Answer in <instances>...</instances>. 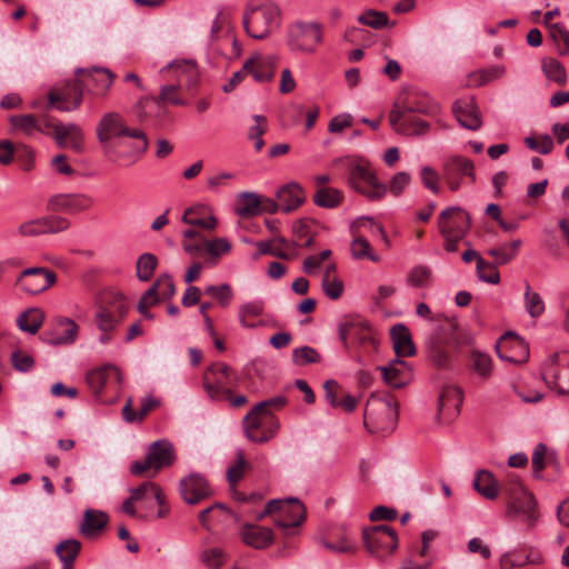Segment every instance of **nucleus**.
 I'll list each match as a JSON object with an SVG mask.
<instances>
[{
    "label": "nucleus",
    "instance_id": "nucleus-1",
    "mask_svg": "<svg viewBox=\"0 0 569 569\" xmlns=\"http://www.w3.org/2000/svg\"><path fill=\"white\" fill-rule=\"evenodd\" d=\"M280 17L278 6L268 0H251L244 9L242 22L247 33L253 39L267 38Z\"/></svg>",
    "mask_w": 569,
    "mask_h": 569
},
{
    "label": "nucleus",
    "instance_id": "nucleus-2",
    "mask_svg": "<svg viewBox=\"0 0 569 569\" xmlns=\"http://www.w3.org/2000/svg\"><path fill=\"white\" fill-rule=\"evenodd\" d=\"M100 143L106 144L112 138L129 137L137 140L132 147V154L139 159L148 150V138L139 129H130L126 126L123 118L117 112L106 113L99 121L96 129Z\"/></svg>",
    "mask_w": 569,
    "mask_h": 569
},
{
    "label": "nucleus",
    "instance_id": "nucleus-3",
    "mask_svg": "<svg viewBox=\"0 0 569 569\" xmlns=\"http://www.w3.org/2000/svg\"><path fill=\"white\" fill-rule=\"evenodd\" d=\"M398 421V403L392 397L371 396L366 405L363 423L370 431L393 430Z\"/></svg>",
    "mask_w": 569,
    "mask_h": 569
},
{
    "label": "nucleus",
    "instance_id": "nucleus-4",
    "mask_svg": "<svg viewBox=\"0 0 569 569\" xmlns=\"http://www.w3.org/2000/svg\"><path fill=\"white\" fill-rule=\"evenodd\" d=\"M342 159L336 160V162H342ZM349 166L348 183L351 188L358 192L365 194L370 200H380L387 193V187L380 183L369 168V166L362 161L345 160Z\"/></svg>",
    "mask_w": 569,
    "mask_h": 569
},
{
    "label": "nucleus",
    "instance_id": "nucleus-5",
    "mask_svg": "<svg viewBox=\"0 0 569 569\" xmlns=\"http://www.w3.org/2000/svg\"><path fill=\"white\" fill-rule=\"evenodd\" d=\"M164 69H173L178 79L177 84L162 86L157 103H171L173 106H184L186 101L177 96V91L186 84L188 88L196 86L198 81L197 66L192 61L181 60L167 64Z\"/></svg>",
    "mask_w": 569,
    "mask_h": 569
},
{
    "label": "nucleus",
    "instance_id": "nucleus-6",
    "mask_svg": "<svg viewBox=\"0 0 569 569\" xmlns=\"http://www.w3.org/2000/svg\"><path fill=\"white\" fill-rule=\"evenodd\" d=\"M276 526L284 530L300 526L306 518V508L297 498H289L286 500L273 499L270 500L264 510L258 515V519H262L268 515H276Z\"/></svg>",
    "mask_w": 569,
    "mask_h": 569
},
{
    "label": "nucleus",
    "instance_id": "nucleus-7",
    "mask_svg": "<svg viewBox=\"0 0 569 569\" xmlns=\"http://www.w3.org/2000/svg\"><path fill=\"white\" fill-rule=\"evenodd\" d=\"M362 538L369 553L381 562L386 561L399 545L396 531L387 525L365 529Z\"/></svg>",
    "mask_w": 569,
    "mask_h": 569
},
{
    "label": "nucleus",
    "instance_id": "nucleus-8",
    "mask_svg": "<svg viewBox=\"0 0 569 569\" xmlns=\"http://www.w3.org/2000/svg\"><path fill=\"white\" fill-rule=\"evenodd\" d=\"M422 111L420 107L410 102L395 103L389 114L390 124L400 134H423L429 130V123L416 116Z\"/></svg>",
    "mask_w": 569,
    "mask_h": 569
},
{
    "label": "nucleus",
    "instance_id": "nucleus-9",
    "mask_svg": "<svg viewBox=\"0 0 569 569\" xmlns=\"http://www.w3.org/2000/svg\"><path fill=\"white\" fill-rule=\"evenodd\" d=\"M507 511L510 515L522 516L529 527H533L539 518L537 500L519 480H516L508 489Z\"/></svg>",
    "mask_w": 569,
    "mask_h": 569
},
{
    "label": "nucleus",
    "instance_id": "nucleus-10",
    "mask_svg": "<svg viewBox=\"0 0 569 569\" xmlns=\"http://www.w3.org/2000/svg\"><path fill=\"white\" fill-rule=\"evenodd\" d=\"M546 385L558 392L569 395V351L551 355L541 369Z\"/></svg>",
    "mask_w": 569,
    "mask_h": 569
},
{
    "label": "nucleus",
    "instance_id": "nucleus-11",
    "mask_svg": "<svg viewBox=\"0 0 569 569\" xmlns=\"http://www.w3.org/2000/svg\"><path fill=\"white\" fill-rule=\"evenodd\" d=\"M362 227H368L373 233L379 234L386 243L389 242L385 228L380 223H377L370 217H360L353 221L350 227L351 233L353 236V240L350 246L351 254L355 259L358 260L369 259L372 262H379L380 256L372 252L367 239L359 233V229Z\"/></svg>",
    "mask_w": 569,
    "mask_h": 569
},
{
    "label": "nucleus",
    "instance_id": "nucleus-12",
    "mask_svg": "<svg viewBox=\"0 0 569 569\" xmlns=\"http://www.w3.org/2000/svg\"><path fill=\"white\" fill-rule=\"evenodd\" d=\"M83 89L80 78L54 86L48 93V109L56 108L63 112L78 109L82 102Z\"/></svg>",
    "mask_w": 569,
    "mask_h": 569
},
{
    "label": "nucleus",
    "instance_id": "nucleus-13",
    "mask_svg": "<svg viewBox=\"0 0 569 569\" xmlns=\"http://www.w3.org/2000/svg\"><path fill=\"white\" fill-rule=\"evenodd\" d=\"M321 40V26L316 22H298L288 33V44L293 51L313 52Z\"/></svg>",
    "mask_w": 569,
    "mask_h": 569
},
{
    "label": "nucleus",
    "instance_id": "nucleus-14",
    "mask_svg": "<svg viewBox=\"0 0 569 569\" xmlns=\"http://www.w3.org/2000/svg\"><path fill=\"white\" fill-rule=\"evenodd\" d=\"M442 177L451 191H457L463 178L471 183L476 181L473 162L461 156H452L442 163Z\"/></svg>",
    "mask_w": 569,
    "mask_h": 569
},
{
    "label": "nucleus",
    "instance_id": "nucleus-15",
    "mask_svg": "<svg viewBox=\"0 0 569 569\" xmlns=\"http://www.w3.org/2000/svg\"><path fill=\"white\" fill-rule=\"evenodd\" d=\"M38 120L41 122L43 132L53 129V138L60 148H64L69 143L70 148L77 153L83 151V133L79 126L76 123H52L48 116H42Z\"/></svg>",
    "mask_w": 569,
    "mask_h": 569
},
{
    "label": "nucleus",
    "instance_id": "nucleus-16",
    "mask_svg": "<svg viewBox=\"0 0 569 569\" xmlns=\"http://www.w3.org/2000/svg\"><path fill=\"white\" fill-rule=\"evenodd\" d=\"M57 280L53 271L43 267H32L23 270L16 284L29 295H38L50 288Z\"/></svg>",
    "mask_w": 569,
    "mask_h": 569
},
{
    "label": "nucleus",
    "instance_id": "nucleus-17",
    "mask_svg": "<svg viewBox=\"0 0 569 569\" xmlns=\"http://www.w3.org/2000/svg\"><path fill=\"white\" fill-rule=\"evenodd\" d=\"M438 228L440 233L466 237L471 228V217L461 207H450L440 212Z\"/></svg>",
    "mask_w": 569,
    "mask_h": 569
},
{
    "label": "nucleus",
    "instance_id": "nucleus-18",
    "mask_svg": "<svg viewBox=\"0 0 569 569\" xmlns=\"http://www.w3.org/2000/svg\"><path fill=\"white\" fill-rule=\"evenodd\" d=\"M93 204V199L84 193H58L48 199L47 209L52 212L76 214L87 211Z\"/></svg>",
    "mask_w": 569,
    "mask_h": 569
},
{
    "label": "nucleus",
    "instance_id": "nucleus-19",
    "mask_svg": "<svg viewBox=\"0 0 569 569\" xmlns=\"http://www.w3.org/2000/svg\"><path fill=\"white\" fill-rule=\"evenodd\" d=\"M496 350L500 359L511 363H522L529 358L528 345L515 332H506L497 342Z\"/></svg>",
    "mask_w": 569,
    "mask_h": 569
},
{
    "label": "nucleus",
    "instance_id": "nucleus-20",
    "mask_svg": "<svg viewBox=\"0 0 569 569\" xmlns=\"http://www.w3.org/2000/svg\"><path fill=\"white\" fill-rule=\"evenodd\" d=\"M210 373L220 372L224 375V379H216L213 382L204 381L203 387L207 395L212 400H223L231 396L229 386L237 380L234 370L223 362H214L208 367Z\"/></svg>",
    "mask_w": 569,
    "mask_h": 569
},
{
    "label": "nucleus",
    "instance_id": "nucleus-21",
    "mask_svg": "<svg viewBox=\"0 0 569 569\" xmlns=\"http://www.w3.org/2000/svg\"><path fill=\"white\" fill-rule=\"evenodd\" d=\"M339 339L348 347L349 340H355L360 345L370 343L377 346V340L371 337L369 325L360 317H348L339 323L338 328Z\"/></svg>",
    "mask_w": 569,
    "mask_h": 569
},
{
    "label": "nucleus",
    "instance_id": "nucleus-22",
    "mask_svg": "<svg viewBox=\"0 0 569 569\" xmlns=\"http://www.w3.org/2000/svg\"><path fill=\"white\" fill-rule=\"evenodd\" d=\"M179 491L188 505H198L212 496L213 491L203 476L190 473L179 482Z\"/></svg>",
    "mask_w": 569,
    "mask_h": 569
},
{
    "label": "nucleus",
    "instance_id": "nucleus-23",
    "mask_svg": "<svg viewBox=\"0 0 569 569\" xmlns=\"http://www.w3.org/2000/svg\"><path fill=\"white\" fill-rule=\"evenodd\" d=\"M78 73L81 74L83 87L90 93L99 97L107 94L114 79L113 73L104 68L79 69Z\"/></svg>",
    "mask_w": 569,
    "mask_h": 569
},
{
    "label": "nucleus",
    "instance_id": "nucleus-24",
    "mask_svg": "<svg viewBox=\"0 0 569 569\" xmlns=\"http://www.w3.org/2000/svg\"><path fill=\"white\" fill-rule=\"evenodd\" d=\"M78 331L79 327L72 319L60 318L54 330L42 332L41 340L50 346L71 345L77 339Z\"/></svg>",
    "mask_w": 569,
    "mask_h": 569
},
{
    "label": "nucleus",
    "instance_id": "nucleus-25",
    "mask_svg": "<svg viewBox=\"0 0 569 569\" xmlns=\"http://www.w3.org/2000/svg\"><path fill=\"white\" fill-rule=\"evenodd\" d=\"M278 58L276 56H262L257 53L246 60L243 70L252 74L258 82H269L273 79Z\"/></svg>",
    "mask_w": 569,
    "mask_h": 569
},
{
    "label": "nucleus",
    "instance_id": "nucleus-26",
    "mask_svg": "<svg viewBox=\"0 0 569 569\" xmlns=\"http://www.w3.org/2000/svg\"><path fill=\"white\" fill-rule=\"evenodd\" d=\"M453 113L459 123L469 130H478L481 127L480 111L473 98L459 99L452 106Z\"/></svg>",
    "mask_w": 569,
    "mask_h": 569
},
{
    "label": "nucleus",
    "instance_id": "nucleus-27",
    "mask_svg": "<svg viewBox=\"0 0 569 569\" xmlns=\"http://www.w3.org/2000/svg\"><path fill=\"white\" fill-rule=\"evenodd\" d=\"M280 211L284 213L297 210L306 200L302 187L297 182H289L280 187L276 193Z\"/></svg>",
    "mask_w": 569,
    "mask_h": 569
},
{
    "label": "nucleus",
    "instance_id": "nucleus-28",
    "mask_svg": "<svg viewBox=\"0 0 569 569\" xmlns=\"http://www.w3.org/2000/svg\"><path fill=\"white\" fill-rule=\"evenodd\" d=\"M154 471L171 466L176 460L173 445L168 440L154 441L147 453Z\"/></svg>",
    "mask_w": 569,
    "mask_h": 569
},
{
    "label": "nucleus",
    "instance_id": "nucleus-29",
    "mask_svg": "<svg viewBox=\"0 0 569 569\" xmlns=\"http://www.w3.org/2000/svg\"><path fill=\"white\" fill-rule=\"evenodd\" d=\"M114 380L120 383L122 380L120 370L112 365H104L100 368L92 369L87 375V382L94 393H100L103 388Z\"/></svg>",
    "mask_w": 569,
    "mask_h": 569
},
{
    "label": "nucleus",
    "instance_id": "nucleus-30",
    "mask_svg": "<svg viewBox=\"0 0 569 569\" xmlns=\"http://www.w3.org/2000/svg\"><path fill=\"white\" fill-rule=\"evenodd\" d=\"M377 369L381 371L385 382L395 388L403 387L410 377L408 363L398 358L391 360L388 366L378 367Z\"/></svg>",
    "mask_w": 569,
    "mask_h": 569
},
{
    "label": "nucleus",
    "instance_id": "nucleus-31",
    "mask_svg": "<svg viewBox=\"0 0 569 569\" xmlns=\"http://www.w3.org/2000/svg\"><path fill=\"white\" fill-rule=\"evenodd\" d=\"M240 536L246 545L254 549H264L273 541L271 529L250 523L241 528Z\"/></svg>",
    "mask_w": 569,
    "mask_h": 569
},
{
    "label": "nucleus",
    "instance_id": "nucleus-32",
    "mask_svg": "<svg viewBox=\"0 0 569 569\" xmlns=\"http://www.w3.org/2000/svg\"><path fill=\"white\" fill-rule=\"evenodd\" d=\"M461 259L469 263L472 260L477 261V276L478 278L487 283L498 284L500 281L499 272L493 263L486 261L482 259L479 253L473 249L466 250Z\"/></svg>",
    "mask_w": 569,
    "mask_h": 569
},
{
    "label": "nucleus",
    "instance_id": "nucleus-33",
    "mask_svg": "<svg viewBox=\"0 0 569 569\" xmlns=\"http://www.w3.org/2000/svg\"><path fill=\"white\" fill-rule=\"evenodd\" d=\"M390 336L393 342L395 352L398 357H410L416 353L411 333L405 325H395L390 329Z\"/></svg>",
    "mask_w": 569,
    "mask_h": 569
},
{
    "label": "nucleus",
    "instance_id": "nucleus-34",
    "mask_svg": "<svg viewBox=\"0 0 569 569\" xmlns=\"http://www.w3.org/2000/svg\"><path fill=\"white\" fill-rule=\"evenodd\" d=\"M462 403V392L457 386H445L438 398L439 413L448 412L451 417L458 415Z\"/></svg>",
    "mask_w": 569,
    "mask_h": 569
},
{
    "label": "nucleus",
    "instance_id": "nucleus-35",
    "mask_svg": "<svg viewBox=\"0 0 569 569\" xmlns=\"http://www.w3.org/2000/svg\"><path fill=\"white\" fill-rule=\"evenodd\" d=\"M108 521L109 517L106 512L87 509L83 513V520L80 523L79 530L84 537H93L107 527Z\"/></svg>",
    "mask_w": 569,
    "mask_h": 569
},
{
    "label": "nucleus",
    "instance_id": "nucleus-36",
    "mask_svg": "<svg viewBox=\"0 0 569 569\" xmlns=\"http://www.w3.org/2000/svg\"><path fill=\"white\" fill-rule=\"evenodd\" d=\"M176 293V287L169 274H161L157 281L144 292V299L152 298L151 305H157L159 298L162 300L171 299Z\"/></svg>",
    "mask_w": 569,
    "mask_h": 569
},
{
    "label": "nucleus",
    "instance_id": "nucleus-37",
    "mask_svg": "<svg viewBox=\"0 0 569 569\" xmlns=\"http://www.w3.org/2000/svg\"><path fill=\"white\" fill-rule=\"evenodd\" d=\"M473 488L485 498L493 500L499 493V483L493 475L487 470L477 472L473 480Z\"/></svg>",
    "mask_w": 569,
    "mask_h": 569
},
{
    "label": "nucleus",
    "instance_id": "nucleus-38",
    "mask_svg": "<svg viewBox=\"0 0 569 569\" xmlns=\"http://www.w3.org/2000/svg\"><path fill=\"white\" fill-rule=\"evenodd\" d=\"M207 208L204 206L188 208L182 216V221L190 226L200 227L206 230H213L217 227L218 221L213 216L202 218Z\"/></svg>",
    "mask_w": 569,
    "mask_h": 569
},
{
    "label": "nucleus",
    "instance_id": "nucleus-39",
    "mask_svg": "<svg viewBox=\"0 0 569 569\" xmlns=\"http://www.w3.org/2000/svg\"><path fill=\"white\" fill-rule=\"evenodd\" d=\"M81 550V542L77 539H67L56 546V553L62 562V569H72L73 562Z\"/></svg>",
    "mask_w": 569,
    "mask_h": 569
},
{
    "label": "nucleus",
    "instance_id": "nucleus-40",
    "mask_svg": "<svg viewBox=\"0 0 569 569\" xmlns=\"http://www.w3.org/2000/svg\"><path fill=\"white\" fill-rule=\"evenodd\" d=\"M263 410H256V406L246 415L243 419V428L247 438L252 442H258L266 415Z\"/></svg>",
    "mask_w": 569,
    "mask_h": 569
},
{
    "label": "nucleus",
    "instance_id": "nucleus-41",
    "mask_svg": "<svg viewBox=\"0 0 569 569\" xmlns=\"http://www.w3.org/2000/svg\"><path fill=\"white\" fill-rule=\"evenodd\" d=\"M237 214L243 218L256 217L260 213L259 196L256 192H241L238 196Z\"/></svg>",
    "mask_w": 569,
    "mask_h": 569
},
{
    "label": "nucleus",
    "instance_id": "nucleus-42",
    "mask_svg": "<svg viewBox=\"0 0 569 569\" xmlns=\"http://www.w3.org/2000/svg\"><path fill=\"white\" fill-rule=\"evenodd\" d=\"M43 322V315L39 309H29L17 318V326L21 331L34 335Z\"/></svg>",
    "mask_w": 569,
    "mask_h": 569
},
{
    "label": "nucleus",
    "instance_id": "nucleus-43",
    "mask_svg": "<svg viewBox=\"0 0 569 569\" xmlns=\"http://www.w3.org/2000/svg\"><path fill=\"white\" fill-rule=\"evenodd\" d=\"M343 200V193L335 188L322 187L313 194V202L321 208H337Z\"/></svg>",
    "mask_w": 569,
    "mask_h": 569
},
{
    "label": "nucleus",
    "instance_id": "nucleus-44",
    "mask_svg": "<svg viewBox=\"0 0 569 569\" xmlns=\"http://www.w3.org/2000/svg\"><path fill=\"white\" fill-rule=\"evenodd\" d=\"M542 556L537 551H530L525 558L516 557L512 552H507L501 556L499 565L501 569H512L526 565H540Z\"/></svg>",
    "mask_w": 569,
    "mask_h": 569
},
{
    "label": "nucleus",
    "instance_id": "nucleus-45",
    "mask_svg": "<svg viewBox=\"0 0 569 569\" xmlns=\"http://www.w3.org/2000/svg\"><path fill=\"white\" fill-rule=\"evenodd\" d=\"M94 323L101 332H112L120 321L110 306L100 303L94 316Z\"/></svg>",
    "mask_w": 569,
    "mask_h": 569
},
{
    "label": "nucleus",
    "instance_id": "nucleus-46",
    "mask_svg": "<svg viewBox=\"0 0 569 569\" xmlns=\"http://www.w3.org/2000/svg\"><path fill=\"white\" fill-rule=\"evenodd\" d=\"M10 123L13 129L32 136L34 132H43L40 120L32 114L12 116Z\"/></svg>",
    "mask_w": 569,
    "mask_h": 569
},
{
    "label": "nucleus",
    "instance_id": "nucleus-47",
    "mask_svg": "<svg viewBox=\"0 0 569 569\" xmlns=\"http://www.w3.org/2000/svg\"><path fill=\"white\" fill-rule=\"evenodd\" d=\"M542 71L549 80L557 84L563 86L567 83V72L565 66L560 61L553 58L545 59L542 61Z\"/></svg>",
    "mask_w": 569,
    "mask_h": 569
},
{
    "label": "nucleus",
    "instance_id": "nucleus-48",
    "mask_svg": "<svg viewBox=\"0 0 569 569\" xmlns=\"http://www.w3.org/2000/svg\"><path fill=\"white\" fill-rule=\"evenodd\" d=\"M433 280L432 271L428 266L419 264L413 267L407 278V283L415 288L431 286Z\"/></svg>",
    "mask_w": 569,
    "mask_h": 569
},
{
    "label": "nucleus",
    "instance_id": "nucleus-49",
    "mask_svg": "<svg viewBox=\"0 0 569 569\" xmlns=\"http://www.w3.org/2000/svg\"><path fill=\"white\" fill-rule=\"evenodd\" d=\"M158 259L154 254L146 252L142 253L136 266L137 277L140 281H149L153 276L157 268Z\"/></svg>",
    "mask_w": 569,
    "mask_h": 569
},
{
    "label": "nucleus",
    "instance_id": "nucleus-50",
    "mask_svg": "<svg viewBox=\"0 0 569 569\" xmlns=\"http://www.w3.org/2000/svg\"><path fill=\"white\" fill-rule=\"evenodd\" d=\"M101 303L110 306L119 321H121L128 312V305L121 292L109 291L104 293L101 298Z\"/></svg>",
    "mask_w": 569,
    "mask_h": 569
},
{
    "label": "nucleus",
    "instance_id": "nucleus-51",
    "mask_svg": "<svg viewBox=\"0 0 569 569\" xmlns=\"http://www.w3.org/2000/svg\"><path fill=\"white\" fill-rule=\"evenodd\" d=\"M525 308L531 318H538L545 312V302L538 292L531 290L529 283L526 284Z\"/></svg>",
    "mask_w": 569,
    "mask_h": 569
},
{
    "label": "nucleus",
    "instance_id": "nucleus-52",
    "mask_svg": "<svg viewBox=\"0 0 569 569\" xmlns=\"http://www.w3.org/2000/svg\"><path fill=\"white\" fill-rule=\"evenodd\" d=\"M263 312V302L253 300L242 305L239 308V321L243 328H254L256 325L248 321L250 317H258Z\"/></svg>",
    "mask_w": 569,
    "mask_h": 569
},
{
    "label": "nucleus",
    "instance_id": "nucleus-53",
    "mask_svg": "<svg viewBox=\"0 0 569 569\" xmlns=\"http://www.w3.org/2000/svg\"><path fill=\"white\" fill-rule=\"evenodd\" d=\"M321 361V357L318 351L309 346L296 348L292 351V362L296 366H306L311 363H318Z\"/></svg>",
    "mask_w": 569,
    "mask_h": 569
},
{
    "label": "nucleus",
    "instance_id": "nucleus-54",
    "mask_svg": "<svg viewBox=\"0 0 569 569\" xmlns=\"http://www.w3.org/2000/svg\"><path fill=\"white\" fill-rule=\"evenodd\" d=\"M358 21L373 29H382L388 26L389 17L386 12L370 9L359 16Z\"/></svg>",
    "mask_w": 569,
    "mask_h": 569
},
{
    "label": "nucleus",
    "instance_id": "nucleus-55",
    "mask_svg": "<svg viewBox=\"0 0 569 569\" xmlns=\"http://www.w3.org/2000/svg\"><path fill=\"white\" fill-rule=\"evenodd\" d=\"M550 37L558 46L560 54H567L569 52V31L562 23L550 24Z\"/></svg>",
    "mask_w": 569,
    "mask_h": 569
},
{
    "label": "nucleus",
    "instance_id": "nucleus-56",
    "mask_svg": "<svg viewBox=\"0 0 569 569\" xmlns=\"http://www.w3.org/2000/svg\"><path fill=\"white\" fill-rule=\"evenodd\" d=\"M525 144L532 151L549 154L553 150V141L549 134L525 138Z\"/></svg>",
    "mask_w": 569,
    "mask_h": 569
},
{
    "label": "nucleus",
    "instance_id": "nucleus-57",
    "mask_svg": "<svg viewBox=\"0 0 569 569\" xmlns=\"http://www.w3.org/2000/svg\"><path fill=\"white\" fill-rule=\"evenodd\" d=\"M249 467L248 462L244 460L242 451L237 452L236 462L230 466L227 470V480L231 487L236 486L239 480L243 477L244 470Z\"/></svg>",
    "mask_w": 569,
    "mask_h": 569
},
{
    "label": "nucleus",
    "instance_id": "nucleus-58",
    "mask_svg": "<svg viewBox=\"0 0 569 569\" xmlns=\"http://www.w3.org/2000/svg\"><path fill=\"white\" fill-rule=\"evenodd\" d=\"M204 293L210 296L211 298L216 299L221 305V307L229 306V303L232 299L231 287L227 283H222L219 286H214V284L208 286L204 289Z\"/></svg>",
    "mask_w": 569,
    "mask_h": 569
},
{
    "label": "nucleus",
    "instance_id": "nucleus-59",
    "mask_svg": "<svg viewBox=\"0 0 569 569\" xmlns=\"http://www.w3.org/2000/svg\"><path fill=\"white\" fill-rule=\"evenodd\" d=\"M44 233H58L70 228V221L61 216H47L40 218Z\"/></svg>",
    "mask_w": 569,
    "mask_h": 569
},
{
    "label": "nucleus",
    "instance_id": "nucleus-60",
    "mask_svg": "<svg viewBox=\"0 0 569 569\" xmlns=\"http://www.w3.org/2000/svg\"><path fill=\"white\" fill-rule=\"evenodd\" d=\"M472 368L482 378H489L491 375V359L488 355L480 351H473L471 355Z\"/></svg>",
    "mask_w": 569,
    "mask_h": 569
},
{
    "label": "nucleus",
    "instance_id": "nucleus-61",
    "mask_svg": "<svg viewBox=\"0 0 569 569\" xmlns=\"http://www.w3.org/2000/svg\"><path fill=\"white\" fill-rule=\"evenodd\" d=\"M546 455H547V446L542 442H539L532 452L531 456V465H532V475L536 479L542 478V470L546 467Z\"/></svg>",
    "mask_w": 569,
    "mask_h": 569
},
{
    "label": "nucleus",
    "instance_id": "nucleus-62",
    "mask_svg": "<svg viewBox=\"0 0 569 569\" xmlns=\"http://www.w3.org/2000/svg\"><path fill=\"white\" fill-rule=\"evenodd\" d=\"M321 287L325 295L331 300L339 299L343 292V282L337 277L329 278L328 274H323Z\"/></svg>",
    "mask_w": 569,
    "mask_h": 569
},
{
    "label": "nucleus",
    "instance_id": "nucleus-63",
    "mask_svg": "<svg viewBox=\"0 0 569 569\" xmlns=\"http://www.w3.org/2000/svg\"><path fill=\"white\" fill-rule=\"evenodd\" d=\"M430 358L439 368H448L452 361L451 353L440 342H435L431 346Z\"/></svg>",
    "mask_w": 569,
    "mask_h": 569
},
{
    "label": "nucleus",
    "instance_id": "nucleus-64",
    "mask_svg": "<svg viewBox=\"0 0 569 569\" xmlns=\"http://www.w3.org/2000/svg\"><path fill=\"white\" fill-rule=\"evenodd\" d=\"M201 561L210 569H218L224 563L226 556L220 548H209L202 551Z\"/></svg>",
    "mask_w": 569,
    "mask_h": 569
}]
</instances>
